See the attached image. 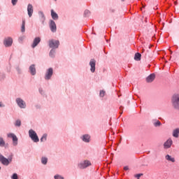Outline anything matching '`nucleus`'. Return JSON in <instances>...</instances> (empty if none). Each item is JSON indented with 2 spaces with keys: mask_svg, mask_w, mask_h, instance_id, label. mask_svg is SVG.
I'll return each mask as SVG.
<instances>
[{
  "mask_svg": "<svg viewBox=\"0 0 179 179\" xmlns=\"http://www.w3.org/2000/svg\"><path fill=\"white\" fill-rule=\"evenodd\" d=\"M171 104L175 110H179V93H176L172 96Z\"/></svg>",
  "mask_w": 179,
  "mask_h": 179,
  "instance_id": "obj_1",
  "label": "nucleus"
},
{
  "mask_svg": "<svg viewBox=\"0 0 179 179\" xmlns=\"http://www.w3.org/2000/svg\"><path fill=\"white\" fill-rule=\"evenodd\" d=\"M122 108V107H120V109Z\"/></svg>",
  "mask_w": 179,
  "mask_h": 179,
  "instance_id": "obj_41",
  "label": "nucleus"
},
{
  "mask_svg": "<svg viewBox=\"0 0 179 179\" xmlns=\"http://www.w3.org/2000/svg\"><path fill=\"white\" fill-rule=\"evenodd\" d=\"M8 138H11L13 139V146H17V137L16 135L10 133L7 135Z\"/></svg>",
  "mask_w": 179,
  "mask_h": 179,
  "instance_id": "obj_7",
  "label": "nucleus"
},
{
  "mask_svg": "<svg viewBox=\"0 0 179 179\" xmlns=\"http://www.w3.org/2000/svg\"><path fill=\"white\" fill-rule=\"evenodd\" d=\"M124 170H125L127 171L129 170V168L128 166H124Z\"/></svg>",
  "mask_w": 179,
  "mask_h": 179,
  "instance_id": "obj_35",
  "label": "nucleus"
},
{
  "mask_svg": "<svg viewBox=\"0 0 179 179\" xmlns=\"http://www.w3.org/2000/svg\"><path fill=\"white\" fill-rule=\"evenodd\" d=\"M105 94H106V91H103V90L100 91L99 95H100L101 97H104Z\"/></svg>",
  "mask_w": 179,
  "mask_h": 179,
  "instance_id": "obj_29",
  "label": "nucleus"
},
{
  "mask_svg": "<svg viewBox=\"0 0 179 179\" xmlns=\"http://www.w3.org/2000/svg\"><path fill=\"white\" fill-rule=\"evenodd\" d=\"M86 12H87V13L89 11H85V13H86Z\"/></svg>",
  "mask_w": 179,
  "mask_h": 179,
  "instance_id": "obj_39",
  "label": "nucleus"
},
{
  "mask_svg": "<svg viewBox=\"0 0 179 179\" xmlns=\"http://www.w3.org/2000/svg\"><path fill=\"white\" fill-rule=\"evenodd\" d=\"M16 102L20 108H26V102L20 98L16 99Z\"/></svg>",
  "mask_w": 179,
  "mask_h": 179,
  "instance_id": "obj_8",
  "label": "nucleus"
},
{
  "mask_svg": "<svg viewBox=\"0 0 179 179\" xmlns=\"http://www.w3.org/2000/svg\"><path fill=\"white\" fill-rule=\"evenodd\" d=\"M82 139H83V142L89 143V142H90V136L85 134V135L83 136Z\"/></svg>",
  "mask_w": 179,
  "mask_h": 179,
  "instance_id": "obj_19",
  "label": "nucleus"
},
{
  "mask_svg": "<svg viewBox=\"0 0 179 179\" xmlns=\"http://www.w3.org/2000/svg\"><path fill=\"white\" fill-rule=\"evenodd\" d=\"M50 28L51 31H52L53 33H55V31H57V24H55V22L50 20Z\"/></svg>",
  "mask_w": 179,
  "mask_h": 179,
  "instance_id": "obj_12",
  "label": "nucleus"
},
{
  "mask_svg": "<svg viewBox=\"0 0 179 179\" xmlns=\"http://www.w3.org/2000/svg\"><path fill=\"white\" fill-rule=\"evenodd\" d=\"M39 15L41 16V20L42 23H44V20H45V17L44 16V13L43 12H39Z\"/></svg>",
  "mask_w": 179,
  "mask_h": 179,
  "instance_id": "obj_23",
  "label": "nucleus"
},
{
  "mask_svg": "<svg viewBox=\"0 0 179 179\" xmlns=\"http://www.w3.org/2000/svg\"><path fill=\"white\" fill-rule=\"evenodd\" d=\"M0 107H5V106L2 104V102H0Z\"/></svg>",
  "mask_w": 179,
  "mask_h": 179,
  "instance_id": "obj_36",
  "label": "nucleus"
},
{
  "mask_svg": "<svg viewBox=\"0 0 179 179\" xmlns=\"http://www.w3.org/2000/svg\"><path fill=\"white\" fill-rule=\"evenodd\" d=\"M40 92H41H41H42V91H41V90H40Z\"/></svg>",
  "mask_w": 179,
  "mask_h": 179,
  "instance_id": "obj_40",
  "label": "nucleus"
},
{
  "mask_svg": "<svg viewBox=\"0 0 179 179\" xmlns=\"http://www.w3.org/2000/svg\"><path fill=\"white\" fill-rule=\"evenodd\" d=\"M90 66H91V72L94 73V71H96V60L94 59L90 60Z\"/></svg>",
  "mask_w": 179,
  "mask_h": 179,
  "instance_id": "obj_10",
  "label": "nucleus"
},
{
  "mask_svg": "<svg viewBox=\"0 0 179 179\" xmlns=\"http://www.w3.org/2000/svg\"><path fill=\"white\" fill-rule=\"evenodd\" d=\"M122 1H124V0H122Z\"/></svg>",
  "mask_w": 179,
  "mask_h": 179,
  "instance_id": "obj_42",
  "label": "nucleus"
},
{
  "mask_svg": "<svg viewBox=\"0 0 179 179\" xmlns=\"http://www.w3.org/2000/svg\"><path fill=\"white\" fill-rule=\"evenodd\" d=\"M55 179H64V178L60 176H55Z\"/></svg>",
  "mask_w": 179,
  "mask_h": 179,
  "instance_id": "obj_34",
  "label": "nucleus"
},
{
  "mask_svg": "<svg viewBox=\"0 0 179 179\" xmlns=\"http://www.w3.org/2000/svg\"><path fill=\"white\" fill-rule=\"evenodd\" d=\"M15 125V127H20V125H22V122L20 120H16Z\"/></svg>",
  "mask_w": 179,
  "mask_h": 179,
  "instance_id": "obj_26",
  "label": "nucleus"
},
{
  "mask_svg": "<svg viewBox=\"0 0 179 179\" xmlns=\"http://www.w3.org/2000/svg\"><path fill=\"white\" fill-rule=\"evenodd\" d=\"M0 170H1V167H0Z\"/></svg>",
  "mask_w": 179,
  "mask_h": 179,
  "instance_id": "obj_43",
  "label": "nucleus"
},
{
  "mask_svg": "<svg viewBox=\"0 0 179 179\" xmlns=\"http://www.w3.org/2000/svg\"><path fill=\"white\" fill-rule=\"evenodd\" d=\"M155 78H156V75H155V73H152L147 77L146 82L148 83H152V82L155 80Z\"/></svg>",
  "mask_w": 179,
  "mask_h": 179,
  "instance_id": "obj_13",
  "label": "nucleus"
},
{
  "mask_svg": "<svg viewBox=\"0 0 179 179\" xmlns=\"http://www.w3.org/2000/svg\"><path fill=\"white\" fill-rule=\"evenodd\" d=\"M12 179H18L17 175L16 173L13 174L11 177Z\"/></svg>",
  "mask_w": 179,
  "mask_h": 179,
  "instance_id": "obj_32",
  "label": "nucleus"
},
{
  "mask_svg": "<svg viewBox=\"0 0 179 179\" xmlns=\"http://www.w3.org/2000/svg\"><path fill=\"white\" fill-rule=\"evenodd\" d=\"M52 73H54V70L52 68H49L45 75V79L46 80H50L51 79V76H52Z\"/></svg>",
  "mask_w": 179,
  "mask_h": 179,
  "instance_id": "obj_6",
  "label": "nucleus"
},
{
  "mask_svg": "<svg viewBox=\"0 0 179 179\" xmlns=\"http://www.w3.org/2000/svg\"><path fill=\"white\" fill-rule=\"evenodd\" d=\"M51 16L54 20H58V14L54 10H51Z\"/></svg>",
  "mask_w": 179,
  "mask_h": 179,
  "instance_id": "obj_20",
  "label": "nucleus"
},
{
  "mask_svg": "<svg viewBox=\"0 0 179 179\" xmlns=\"http://www.w3.org/2000/svg\"><path fill=\"white\" fill-rule=\"evenodd\" d=\"M29 72L31 75H36V66L34 64H32L29 66Z\"/></svg>",
  "mask_w": 179,
  "mask_h": 179,
  "instance_id": "obj_16",
  "label": "nucleus"
},
{
  "mask_svg": "<svg viewBox=\"0 0 179 179\" xmlns=\"http://www.w3.org/2000/svg\"><path fill=\"white\" fill-rule=\"evenodd\" d=\"M165 159L166 160H167V162H171V163L176 162V159L171 157V155H166Z\"/></svg>",
  "mask_w": 179,
  "mask_h": 179,
  "instance_id": "obj_17",
  "label": "nucleus"
},
{
  "mask_svg": "<svg viewBox=\"0 0 179 179\" xmlns=\"http://www.w3.org/2000/svg\"><path fill=\"white\" fill-rule=\"evenodd\" d=\"M171 51V54H173V51L170 50Z\"/></svg>",
  "mask_w": 179,
  "mask_h": 179,
  "instance_id": "obj_38",
  "label": "nucleus"
},
{
  "mask_svg": "<svg viewBox=\"0 0 179 179\" xmlns=\"http://www.w3.org/2000/svg\"><path fill=\"white\" fill-rule=\"evenodd\" d=\"M141 57H142L141 53H136L134 56L135 61H141Z\"/></svg>",
  "mask_w": 179,
  "mask_h": 179,
  "instance_id": "obj_21",
  "label": "nucleus"
},
{
  "mask_svg": "<svg viewBox=\"0 0 179 179\" xmlns=\"http://www.w3.org/2000/svg\"><path fill=\"white\" fill-rule=\"evenodd\" d=\"M55 54V51L54 50H51L50 52V57H54V55Z\"/></svg>",
  "mask_w": 179,
  "mask_h": 179,
  "instance_id": "obj_28",
  "label": "nucleus"
},
{
  "mask_svg": "<svg viewBox=\"0 0 179 179\" xmlns=\"http://www.w3.org/2000/svg\"><path fill=\"white\" fill-rule=\"evenodd\" d=\"M25 26H26V21L23 20L22 21V27H21V31L22 33H24V31H26Z\"/></svg>",
  "mask_w": 179,
  "mask_h": 179,
  "instance_id": "obj_22",
  "label": "nucleus"
},
{
  "mask_svg": "<svg viewBox=\"0 0 179 179\" xmlns=\"http://www.w3.org/2000/svg\"><path fill=\"white\" fill-rule=\"evenodd\" d=\"M13 43L12 38H6L4 39L3 44L5 47H10Z\"/></svg>",
  "mask_w": 179,
  "mask_h": 179,
  "instance_id": "obj_9",
  "label": "nucleus"
},
{
  "mask_svg": "<svg viewBox=\"0 0 179 179\" xmlns=\"http://www.w3.org/2000/svg\"><path fill=\"white\" fill-rule=\"evenodd\" d=\"M162 125V123L160 122V121H157L155 123V127H160Z\"/></svg>",
  "mask_w": 179,
  "mask_h": 179,
  "instance_id": "obj_30",
  "label": "nucleus"
},
{
  "mask_svg": "<svg viewBox=\"0 0 179 179\" xmlns=\"http://www.w3.org/2000/svg\"><path fill=\"white\" fill-rule=\"evenodd\" d=\"M138 179H139V178H138Z\"/></svg>",
  "mask_w": 179,
  "mask_h": 179,
  "instance_id": "obj_44",
  "label": "nucleus"
},
{
  "mask_svg": "<svg viewBox=\"0 0 179 179\" xmlns=\"http://www.w3.org/2000/svg\"><path fill=\"white\" fill-rule=\"evenodd\" d=\"M41 41V38L40 37H36L34 39V42L31 45L32 48H35V47H37L38 45V43Z\"/></svg>",
  "mask_w": 179,
  "mask_h": 179,
  "instance_id": "obj_14",
  "label": "nucleus"
},
{
  "mask_svg": "<svg viewBox=\"0 0 179 179\" xmlns=\"http://www.w3.org/2000/svg\"><path fill=\"white\" fill-rule=\"evenodd\" d=\"M175 5H177V1H175Z\"/></svg>",
  "mask_w": 179,
  "mask_h": 179,
  "instance_id": "obj_37",
  "label": "nucleus"
},
{
  "mask_svg": "<svg viewBox=\"0 0 179 179\" xmlns=\"http://www.w3.org/2000/svg\"><path fill=\"white\" fill-rule=\"evenodd\" d=\"M0 146H5V141L2 137H0Z\"/></svg>",
  "mask_w": 179,
  "mask_h": 179,
  "instance_id": "obj_27",
  "label": "nucleus"
},
{
  "mask_svg": "<svg viewBox=\"0 0 179 179\" xmlns=\"http://www.w3.org/2000/svg\"><path fill=\"white\" fill-rule=\"evenodd\" d=\"M172 135L173 138H178L179 136V128H176L173 129Z\"/></svg>",
  "mask_w": 179,
  "mask_h": 179,
  "instance_id": "obj_18",
  "label": "nucleus"
},
{
  "mask_svg": "<svg viewBox=\"0 0 179 179\" xmlns=\"http://www.w3.org/2000/svg\"><path fill=\"white\" fill-rule=\"evenodd\" d=\"M142 176H143V173H138L137 175H135L134 177H136V178H139L142 177Z\"/></svg>",
  "mask_w": 179,
  "mask_h": 179,
  "instance_id": "obj_31",
  "label": "nucleus"
},
{
  "mask_svg": "<svg viewBox=\"0 0 179 179\" xmlns=\"http://www.w3.org/2000/svg\"><path fill=\"white\" fill-rule=\"evenodd\" d=\"M12 4L13 6L16 5V3H17V0H11Z\"/></svg>",
  "mask_w": 179,
  "mask_h": 179,
  "instance_id": "obj_33",
  "label": "nucleus"
},
{
  "mask_svg": "<svg viewBox=\"0 0 179 179\" xmlns=\"http://www.w3.org/2000/svg\"><path fill=\"white\" fill-rule=\"evenodd\" d=\"M27 12H28V15L29 17H31V16H33V12H34V10H33V5L31 4H28V6H27Z\"/></svg>",
  "mask_w": 179,
  "mask_h": 179,
  "instance_id": "obj_15",
  "label": "nucleus"
},
{
  "mask_svg": "<svg viewBox=\"0 0 179 179\" xmlns=\"http://www.w3.org/2000/svg\"><path fill=\"white\" fill-rule=\"evenodd\" d=\"M55 1H57V0H55Z\"/></svg>",
  "mask_w": 179,
  "mask_h": 179,
  "instance_id": "obj_45",
  "label": "nucleus"
},
{
  "mask_svg": "<svg viewBox=\"0 0 179 179\" xmlns=\"http://www.w3.org/2000/svg\"><path fill=\"white\" fill-rule=\"evenodd\" d=\"M49 47L52 48V50L58 48V47H59V41H55L54 39L49 41Z\"/></svg>",
  "mask_w": 179,
  "mask_h": 179,
  "instance_id": "obj_4",
  "label": "nucleus"
},
{
  "mask_svg": "<svg viewBox=\"0 0 179 179\" xmlns=\"http://www.w3.org/2000/svg\"><path fill=\"white\" fill-rule=\"evenodd\" d=\"M89 166H92V163L90 161L85 160L78 164L79 169H83L89 167Z\"/></svg>",
  "mask_w": 179,
  "mask_h": 179,
  "instance_id": "obj_5",
  "label": "nucleus"
},
{
  "mask_svg": "<svg viewBox=\"0 0 179 179\" xmlns=\"http://www.w3.org/2000/svg\"><path fill=\"white\" fill-rule=\"evenodd\" d=\"M47 141V134H43L41 138V142H44Z\"/></svg>",
  "mask_w": 179,
  "mask_h": 179,
  "instance_id": "obj_25",
  "label": "nucleus"
},
{
  "mask_svg": "<svg viewBox=\"0 0 179 179\" xmlns=\"http://www.w3.org/2000/svg\"><path fill=\"white\" fill-rule=\"evenodd\" d=\"M47 162H48V159H47L46 157H42L41 163L43 164H47Z\"/></svg>",
  "mask_w": 179,
  "mask_h": 179,
  "instance_id": "obj_24",
  "label": "nucleus"
},
{
  "mask_svg": "<svg viewBox=\"0 0 179 179\" xmlns=\"http://www.w3.org/2000/svg\"><path fill=\"white\" fill-rule=\"evenodd\" d=\"M29 136L34 142H36V143L39 142L40 139L38 138V136H37V133H36V131H34V130L30 129L29 131Z\"/></svg>",
  "mask_w": 179,
  "mask_h": 179,
  "instance_id": "obj_3",
  "label": "nucleus"
},
{
  "mask_svg": "<svg viewBox=\"0 0 179 179\" xmlns=\"http://www.w3.org/2000/svg\"><path fill=\"white\" fill-rule=\"evenodd\" d=\"M13 159V155H10L8 159L3 157V155H0V162L3 166H9L10 163H12V160Z\"/></svg>",
  "mask_w": 179,
  "mask_h": 179,
  "instance_id": "obj_2",
  "label": "nucleus"
},
{
  "mask_svg": "<svg viewBox=\"0 0 179 179\" xmlns=\"http://www.w3.org/2000/svg\"><path fill=\"white\" fill-rule=\"evenodd\" d=\"M173 145V140L171 138L168 139L164 144V149H169L171 148V145Z\"/></svg>",
  "mask_w": 179,
  "mask_h": 179,
  "instance_id": "obj_11",
  "label": "nucleus"
}]
</instances>
